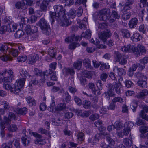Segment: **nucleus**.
I'll use <instances>...</instances> for the list:
<instances>
[{
	"label": "nucleus",
	"mask_w": 148,
	"mask_h": 148,
	"mask_svg": "<svg viewBox=\"0 0 148 148\" xmlns=\"http://www.w3.org/2000/svg\"><path fill=\"white\" fill-rule=\"evenodd\" d=\"M27 59V56L25 55L19 56L17 58L18 61L20 62H25Z\"/></svg>",
	"instance_id": "54"
},
{
	"label": "nucleus",
	"mask_w": 148,
	"mask_h": 148,
	"mask_svg": "<svg viewBox=\"0 0 148 148\" xmlns=\"http://www.w3.org/2000/svg\"><path fill=\"white\" fill-rule=\"evenodd\" d=\"M108 90L107 92L104 93L105 94H106L110 95L111 97L114 96L115 94L114 91V89L113 85L111 83L109 84L108 85Z\"/></svg>",
	"instance_id": "13"
},
{
	"label": "nucleus",
	"mask_w": 148,
	"mask_h": 148,
	"mask_svg": "<svg viewBox=\"0 0 148 148\" xmlns=\"http://www.w3.org/2000/svg\"><path fill=\"white\" fill-rule=\"evenodd\" d=\"M84 65L87 69H91L92 68L90 61L88 59H85L83 61Z\"/></svg>",
	"instance_id": "35"
},
{
	"label": "nucleus",
	"mask_w": 148,
	"mask_h": 148,
	"mask_svg": "<svg viewBox=\"0 0 148 148\" xmlns=\"http://www.w3.org/2000/svg\"><path fill=\"white\" fill-rule=\"evenodd\" d=\"M134 76L136 77L139 79V80H146V77L144 74L140 72H136L134 74Z\"/></svg>",
	"instance_id": "26"
},
{
	"label": "nucleus",
	"mask_w": 148,
	"mask_h": 148,
	"mask_svg": "<svg viewBox=\"0 0 148 148\" xmlns=\"http://www.w3.org/2000/svg\"><path fill=\"white\" fill-rule=\"evenodd\" d=\"M123 36L125 38H128L130 36V32L127 29H122L121 30Z\"/></svg>",
	"instance_id": "47"
},
{
	"label": "nucleus",
	"mask_w": 148,
	"mask_h": 148,
	"mask_svg": "<svg viewBox=\"0 0 148 148\" xmlns=\"http://www.w3.org/2000/svg\"><path fill=\"white\" fill-rule=\"evenodd\" d=\"M13 143L16 148H21L20 146V139L17 138H14Z\"/></svg>",
	"instance_id": "43"
},
{
	"label": "nucleus",
	"mask_w": 148,
	"mask_h": 148,
	"mask_svg": "<svg viewBox=\"0 0 148 148\" xmlns=\"http://www.w3.org/2000/svg\"><path fill=\"white\" fill-rule=\"evenodd\" d=\"M24 32L22 30H19L15 33L14 36L15 38H18L23 36L24 34Z\"/></svg>",
	"instance_id": "46"
},
{
	"label": "nucleus",
	"mask_w": 148,
	"mask_h": 148,
	"mask_svg": "<svg viewBox=\"0 0 148 148\" xmlns=\"http://www.w3.org/2000/svg\"><path fill=\"white\" fill-rule=\"evenodd\" d=\"M80 38L79 36H75V35L71 37L68 36L65 38V41L68 43L73 41H78Z\"/></svg>",
	"instance_id": "14"
},
{
	"label": "nucleus",
	"mask_w": 148,
	"mask_h": 148,
	"mask_svg": "<svg viewBox=\"0 0 148 148\" xmlns=\"http://www.w3.org/2000/svg\"><path fill=\"white\" fill-rule=\"evenodd\" d=\"M39 56L37 54H35L29 57V64H32L35 63L36 61L39 59Z\"/></svg>",
	"instance_id": "22"
},
{
	"label": "nucleus",
	"mask_w": 148,
	"mask_h": 148,
	"mask_svg": "<svg viewBox=\"0 0 148 148\" xmlns=\"http://www.w3.org/2000/svg\"><path fill=\"white\" fill-rule=\"evenodd\" d=\"M122 85L118 84L117 83L115 82L114 84V87L115 91L116 92L119 94L121 93L120 88H121Z\"/></svg>",
	"instance_id": "34"
},
{
	"label": "nucleus",
	"mask_w": 148,
	"mask_h": 148,
	"mask_svg": "<svg viewBox=\"0 0 148 148\" xmlns=\"http://www.w3.org/2000/svg\"><path fill=\"white\" fill-rule=\"evenodd\" d=\"M39 25L44 34L47 35H49L50 34L51 30L49 26L44 19L42 18L40 20Z\"/></svg>",
	"instance_id": "5"
},
{
	"label": "nucleus",
	"mask_w": 148,
	"mask_h": 148,
	"mask_svg": "<svg viewBox=\"0 0 148 148\" xmlns=\"http://www.w3.org/2000/svg\"><path fill=\"white\" fill-rule=\"evenodd\" d=\"M26 99L29 106H32L36 105V101L32 97L29 96Z\"/></svg>",
	"instance_id": "24"
},
{
	"label": "nucleus",
	"mask_w": 148,
	"mask_h": 148,
	"mask_svg": "<svg viewBox=\"0 0 148 148\" xmlns=\"http://www.w3.org/2000/svg\"><path fill=\"white\" fill-rule=\"evenodd\" d=\"M113 70L114 73H117L118 75L120 76L123 75V72H124L125 70L122 68H119L117 66H114Z\"/></svg>",
	"instance_id": "29"
},
{
	"label": "nucleus",
	"mask_w": 148,
	"mask_h": 148,
	"mask_svg": "<svg viewBox=\"0 0 148 148\" xmlns=\"http://www.w3.org/2000/svg\"><path fill=\"white\" fill-rule=\"evenodd\" d=\"M34 74L37 76H42V72L40 70H38V69L37 68H35L34 69Z\"/></svg>",
	"instance_id": "55"
},
{
	"label": "nucleus",
	"mask_w": 148,
	"mask_h": 148,
	"mask_svg": "<svg viewBox=\"0 0 148 148\" xmlns=\"http://www.w3.org/2000/svg\"><path fill=\"white\" fill-rule=\"evenodd\" d=\"M21 140L22 143L24 146H26L29 145L30 143L29 138H27V136L22 137Z\"/></svg>",
	"instance_id": "31"
},
{
	"label": "nucleus",
	"mask_w": 148,
	"mask_h": 148,
	"mask_svg": "<svg viewBox=\"0 0 148 148\" xmlns=\"http://www.w3.org/2000/svg\"><path fill=\"white\" fill-rule=\"evenodd\" d=\"M25 79L22 78L16 81L14 84L12 85L11 92L17 95H21L23 94L22 87L24 86Z\"/></svg>",
	"instance_id": "2"
},
{
	"label": "nucleus",
	"mask_w": 148,
	"mask_h": 148,
	"mask_svg": "<svg viewBox=\"0 0 148 148\" xmlns=\"http://www.w3.org/2000/svg\"><path fill=\"white\" fill-rule=\"evenodd\" d=\"M27 109L26 107L20 108L17 110V113L20 115H25L27 112Z\"/></svg>",
	"instance_id": "33"
},
{
	"label": "nucleus",
	"mask_w": 148,
	"mask_h": 148,
	"mask_svg": "<svg viewBox=\"0 0 148 148\" xmlns=\"http://www.w3.org/2000/svg\"><path fill=\"white\" fill-rule=\"evenodd\" d=\"M102 134L104 136L106 135L107 136L105 138L109 144L108 145L111 146H113L115 145V142L113 139L111 138L110 135V134H107L106 133H102Z\"/></svg>",
	"instance_id": "11"
},
{
	"label": "nucleus",
	"mask_w": 148,
	"mask_h": 148,
	"mask_svg": "<svg viewBox=\"0 0 148 148\" xmlns=\"http://www.w3.org/2000/svg\"><path fill=\"white\" fill-rule=\"evenodd\" d=\"M12 85H11L10 84L7 83H4L3 84V87L4 88L8 90H10L11 92Z\"/></svg>",
	"instance_id": "56"
},
{
	"label": "nucleus",
	"mask_w": 148,
	"mask_h": 148,
	"mask_svg": "<svg viewBox=\"0 0 148 148\" xmlns=\"http://www.w3.org/2000/svg\"><path fill=\"white\" fill-rule=\"evenodd\" d=\"M50 14L51 18L50 20L51 21L52 23H53L54 21V19L56 17L58 18V16L56 15L57 14L56 12H50Z\"/></svg>",
	"instance_id": "49"
},
{
	"label": "nucleus",
	"mask_w": 148,
	"mask_h": 148,
	"mask_svg": "<svg viewBox=\"0 0 148 148\" xmlns=\"http://www.w3.org/2000/svg\"><path fill=\"white\" fill-rule=\"evenodd\" d=\"M63 73L64 74L67 75L70 74L71 75H73L75 73L74 69L72 68H65L63 70Z\"/></svg>",
	"instance_id": "17"
},
{
	"label": "nucleus",
	"mask_w": 148,
	"mask_h": 148,
	"mask_svg": "<svg viewBox=\"0 0 148 148\" xmlns=\"http://www.w3.org/2000/svg\"><path fill=\"white\" fill-rule=\"evenodd\" d=\"M122 51L125 52H132L134 53V51H136L138 50L135 48V47L132 45L131 44H129L125 45L122 47L121 48Z\"/></svg>",
	"instance_id": "9"
},
{
	"label": "nucleus",
	"mask_w": 148,
	"mask_h": 148,
	"mask_svg": "<svg viewBox=\"0 0 148 148\" xmlns=\"http://www.w3.org/2000/svg\"><path fill=\"white\" fill-rule=\"evenodd\" d=\"M110 14H105L103 15H99V19L100 20L105 21L109 20L110 18Z\"/></svg>",
	"instance_id": "42"
},
{
	"label": "nucleus",
	"mask_w": 148,
	"mask_h": 148,
	"mask_svg": "<svg viewBox=\"0 0 148 148\" xmlns=\"http://www.w3.org/2000/svg\"><path fill=\"white\" fill-rule=\"evenodd\" d=\"M141 38V37L140 34L137 33L134 34L133 36L131 37L133 41L135 42L140 41Z\"/></svg>",
	"instance_id": "30"
},
{
	"label": "nucleus",
	"mask_w": 148,
	"mask_h": 148,
	"mask_svg": "<svg viewBox=\"0 0 148 148\" xmlns=\"http://www.w3.org/2000/svg\"><path fill=\"white\" fill-rule=\"evenodd\" d=\"M148 112V106H145L143 108V110L141 111L140 114V116L143 119L148 121V116L145 114L144 112Z\"/></svg>",
	"instance_id": "10"
},
{
	"label": "nucleus",
	"mask_w": 148,
	"mask_h": 148,
	"mask_svg": "<svg viewBox=\"0 0 148 148\" xmlns=\"http://www.w3.org/2000/svg\"><path fill=\"white\" fill-rule=\"evenodd\" d=\"M140 131L142 134H144L148 132V127L145 126H141L140 128Z\"/></svg>",
	"instance_id": "59"
},
{
	"label": "nucleus",
	"mask_w": 148,
	"mask_h": 148,
	"mask_svg": "<svg viewBox=\"0 0 148 148\" xmlns=\"http://www.w3.org/2000/svg\"><path fill=\"white\" fill-rule=\"evenodd\" d=\"M79 45L78 43L73 42L71 43L69 46V48L71 49H75L77 46Z\"/></svg>",
	"instance_id": "64"
},
{
	"label": "nucleus",
	"mask_w": 148,
	"mask_h": 148,
	"mask_svg": "<svg viewBox=\"0 0 148 148\" xmlns=\"http://www.w3.org/2000/svg\"><path fill=\"white\" fill-rule=\"evenodd\" d=\"M49 1L47 0H43L42 3L40 5V9L43 11H46L47 10V7L49 5Z\"/></svg>",
	"instance_id": "19"
},
{
	"label": "nucleus",
	"mask_w": 148,
	"mask_h": 148,
	"mask_svg": "<svg viewBox=\"0 0 148 148\" xmlns=\"http://www.w3.org/2000/svg\"><path fill=\"white\" fill-rule=\"evenodd\" d=\"M14 79V78H12L11 77L9 76L6 77L2 79L3 82H4L5 83H7V82H10L12 81V79Z\"/></svg>",
	"instance_id": "61"
},
{
	"label": "nucleus",
	"mask_w": 148,
	"mask_h": 148,
	"mask_svg": "<svg viewBox=\"0 0 148 148\" xmlns=\"http://www.w3.org/2000/svg\"><path fill=\"white\" fill-rule=\"evenodd\" d=\"M58 18L57 20L58 24L60 26L66 27L69 25L70 23L66 15V10L61 5H56L53 7Z\"/></svg>",
	"instance_id": "1"
},
{
	"label": "nucleus",
	"mask_w": 148,
	"mask_h": 148,
	"mask_svg": "<svg viewBox=\"0 0 148 148\" xmlns=\"http://www.w3.org/2000/svg\"><path fill=\"white\" fill-rule=\"evenodd\" d=\"M48 52V54L52 58H55L57 53L56 49L53 47H50Z\"/></svg>",
	"instance_id": "27"
},
{
	"label": "nucleus",
	"mask_w": 148,
	"mask_h": 148,
	"mask_svg": "<svg viewBox=\"0 0 148 148\" xmlns=\"http://www.w3.org/2000/svg\"><path fill=\"white\" fill-rule=\"evenodd\" d=\"M113 126L114 128L116 129L117 130L116 133L118 131H122V130H119L123 127V124L121 122L118 121H116L114 123Z\"/></svg>",
	"instance_id": "21"
},
{
	"label": "nucleus",
	"mask_w": 148,
	"mask_h": 148,
	"mask_svg": "<svg viewBox=\"0 0 148 148\" xmlns=\"http://www.w3.org/2000/svg\"><path fill=\"white\" fill-rule=\"evenodd\" d=\"M8 129L10 132H14L17 130L18 128L16 125L13 124L9 125L8 127Z\"/></svg>",
	"instance_id": "40"
},
{
	"label": "nucleus",
	"mask_w": 148,
	"mask_h": 148,
	"mask_svg": "<svg viewBox=\"0 0 148 148\" xmlns=\"http://www.w3.org/2000/svg\"><path fill=\"white\" fill-rule=\"evenodd\" d=\"M8 52L10 54L12 55L14 57L17 56L19 53V52L17 49L13 48H10L9 49Z\"/></svg>",
	"instance_id": "32"
},
{
	"label": "nucleus",
	"mask_w": 148,
	"mask_h": 148,
	"mask_svg": "<svg viewBox=\"0 0 148 148\" xmlns=\"http://www.w3.org/2000/svg\"><path fill=\"white\" fill-rule=\"evenodd\" d=\"M114 57L116 62H118L121 65H124L127 62V60L125 56L118 52H115Z\"/></svg>",
	"instance_id": "6"
},
{
	"label": "nucleus",
	"mask_w": 148,
	"mask_h": 148,
	"mask_svg": "<svg viewBox=\"0 0 148 148\" xmlns=\"http://www.w3.org/2000/svg\"><path fill=\"white\" fill-rule=\"evenodd\" d=\"M68 90L73 95H74L77 91V89L75 87L71 86H69Z\"/></svg>",
	"instance_id": "50"
},
{
	"label": "nucleus",
	"mask_w": 148,
	"mask_h": 148,
	"mask_svg": "<svg viewBox=\"0 0 148 148\" xmlns=\"http://www.w3.org/2000/svg\"><path fill=\"white\" fill-rule=\"evenodd\" d=\"M125 86L128 88H130L133 86V82L129 80H126L125 82Z\"/></svg>",
	"instance_id": "62"
},
{
	"label": "nucleus",
	"mask_w": 148,
	"mask_h": 148,
	"mask_svg": "<svg viewBox=\"0 0 148 148\" xmlns=\"http://www.w3.org/2000/svg\"><path fill=\"white\" fill-rule=\"evenodd\" d=\"M134 123L131 121L126 122L124 124L123 131H118L116 135L119 138H123L124 135L127 136L134 126Z\"/></svg>",
	"instance_id": "3"
},
{
	"label": "nucleus",
	"mask_w": 148,
	"mask_h": 148,
	"mask_svg": "<svg viewBox=\"0 0 148 148\" xmlns=\"http://www.w3.org/2000/svg\"><path fill=\"white\" fill-rule=\"evenodd\" d=\"M147 90L146 89H144L141 92L138 93L137 96L138 98H142L148 94Z\"/></svg>",
	"instance_id": "37"
},
{
	"label": "nucleus",
	"mask_w": 148,
	"mask_h": 148,
	"mask_svg": "<svg viewBox=\"0 0 148 148\" xmlns=\"http://www.w3.org/2000/svg\"><path fill=\"white\" fill-rule=\"evenodd\" d=\"M98 35L99 38L105 43L106 42L107 38L111 36V33L110 30L107 29L106 32L103 33L102 32H99Z\"/></svg>",
	"instance_id": "7"
},
{
	"label": "nucleus",
	"mask_w": 148,
	"mask_h": 148,
	"mask_svg": "<svg viewBox=\"0 0 148 148\" xmlns=\"http://www.w3.org/2000/svg\"><path fill=\"white\" fill-rule=\"evenodd\" d=\"M112 101L114 103L117 102L121 103L123 102V99L119 97H115L113 99Z\"/></svg>",
	"instance_id": "57"
},
{
	"label": "nucleus",
	"mask_w": 148,
	"mask_h": 148,
	"mask_svg": "<svg viewBox=\"0 0 148 148\" xmlns=\"http://www.w3.org/2000/svg\"><path fill=\"white\" fill-rule=\"evenodd\" d=\"M7 30L8 32H14L17 29V25L14 23L8 24L7 25Z\"/></svg>",
	"instance_id": "15"
},
{
	"label": "nucleus",
	"mask_w": 148,
	"mask_h": 148,
	"mask_svg": "<svg viewBox=\"0 0 148 148\" xmlns=\"http://www.w3.org/2000/svg\"><path fill=\"white\" fill-rule=\"evenodd\" d=\"M62 97L63 99H65L67 103L69 102L70 101L71 97L68 92H66L64 93Z\"/></svg>",
	"instance_id": "38"
},
{
	"label": "nucleus",
	"mask_w": 148,
	"mask_h": 148,
	"mask_svg": "<svg viewBox=\"0 0 148 148\" xmlns=\"http://www.w3.org/2000/svg\"><path fill=\"white\" fill-rule=\"evenodd\" d=\"M12 143L11 142L3 143L2 145V148H12Z\"/></svg>",
	"instance_id": "51"
},
{
	"label": "nucleus",
	"mask_w": 148,
	"mask_h": 148,
	"mask_svg": "<svg viewBox=\"0 0 148 148\" xmlns=\"http://www.w3.org/2000/svg\"><path fill=\"white\" fill-rule=\"evenodd\" d=\"M12 44H5L2 45L0 46V51L4 53V55H3L0 56V58L1 60L4 61H6L8 60H10L11 59L10 56L8 55L5 54V52L9 50L10 46H11Z\"/></svg>",
	"instance_id": "4"
},
{
	"label": "nucleus",
	"mask_w": 148,
	"mask_h": 148,
	"mask_svg": "<svg viewBox=\"0 0 148 148\" xmlns=\"http://www.w3.org/2000/svg\"><path fill=\"white\" fill-rule=\"evenodd\" d=\"M138 22V20L136 18H132L129 23L130 27L131 28H134L136 26Z\"/></svg>",
	"instance_id": "25"
},
{
	"label": "nucleus",
	"mask_w": 148,
	"mask_h": 148,
	"mask_svg": "<svg viewBox=\"0 0 148 148\" xmlns=\"http://www.w3.org/2000/svg\"><path fill=\"white\" fill-rule=\"evenodd\" d=\"M82 65V60L80 59H79L75 61L73 64V66L75 69L80 70Z\"/></svg>",
	"instance_id": "23"
},
{
	"label": "nucleus",
	"mask_w": 148,
	"mask_h": 148,
	"mask_svg": "<svg viewBox=\"0 0 148 148\" xmlns=\"http://www.w3.org/2000/svg\"><path fill=\"white\" fill-rule=\"evenodd\" d=\"M84 136L83 132H79L77 135V139L79 141H83L84 139Z\"/></svg>",
	"instance_id": "48"
},
{
	"label": "nucleus",
	"mask_w": 148,
	"mask_h": 148,
	"mask_svg": "<svg viewBox=\"0 0 148 148\" xmlns=\"http://www.w3.org/2000/svg\"><path fill=\"white\" fill-rule=\"evenodd\" d=\"M110 13V11L109 9L104 8L100 10L99 12V15L105 14L108 15Z\"/></svg>",
	"instance_id": "45"
},
{
	"label": "nucleus",
	"mask_w": 148,
	"mask_h": 148,
	"mask_svg": "<svg viewBox=\"0 0 148 148\" xmlns=\"http://www.w3.org/2000/svg\"><path fill=\"white\" fill-rule=\"evenodd\" d=\"M66 108V104L63 103L58 104L55 108L56 111L58 112L63 111Z\"/></svg>",
	"instance_id": "18"
},
{
	"label": "nucleus",
	"mask_w": 148,
	"mask_h": 148,
	"mask_svg": "<svg viewBox=\"0 0 148 148\" xmlns=\"http://www.w3.org/2000/svg\"><path fill=\"white\" fill-rule=\"evenodd\" d=\"M131 136V135L130 134L129 136L130 138H125L123 139V144L127 147H130L132 145V138L130 136Z\"/></svg>",
	"instance_id": "16"
},
{
	"label": "nucleus",
	"mask_w": 148,
	"mask_h": 148,
	"mask_svg": "<svg viewBox=\"0 0 148 148\" xmlns=\"http://www.w3.org/2000/svg\"><path fill=\"white\" fill-rule=\"evenodd\" d=\"M130 13H125L123 14L122 17V18L124 20H127L130 18Z\"/></svg>",
	"instance_id": "63"
},
{
	"label": "nucleus",
	"mask_w": 148,
	"mask_h": 148,
	"mask_svg": "<svg viewBox=\"0 0 148 148\" xmlns=\"http://www.w3.org/2000/svg\"><path fill=\"white\" fill-rule=\"evenodd\" d=\"M82 104L83 107L85 109H89L91 106L90 102L87 100L84 101Z\"/></svg>",
	"instance_id": "41"
},
{
	"label": "nucleus",
	"mask_w": 148,
	"mask_h": 148,
	"mask_svg": "<svg viewBox=\"0 0 148 148\" xmlns=\"http://www.w3.org/2000/svg\"><path fill=\"white\" fill-rule=\"evenodd\" d=\"M147 6H148V3L147 2V0H140V6L141 8H143Z\"/></svg>",
	"instance_id": "58"
},
{
	"label": "nucleus",
	"mask_w": 148,
	"mask_h": 148,
	"mask_svg": "<svg viewBox=\"0 0 148 148\" xmlns=\"http://www.w3.org/2000/svg\"><path fill=\"white\" fill-rule=\"evenodd\" d=\"M146 80H139L137 82L138 85L142 88H145L147 86V83Z\"/></svg>",
	"instance_id": "39"
},
{
	"label": "nucleus",
	"mask_w": 148,
	"mask_h": 148,
	"mask_svg": "<svg viewBox=\"0 0 148 148\" xmlns=\"http://www.w3.org/2000/svg\"><path fill=\"white\" fill-rule=\"evenodd\" d=\"M107 27V25L104 23H99L98 25V29L100 30H103L105 28H106Z\"/></svg>",
	"instance_id": "52"
},
{
	"label": "nucleus",
	"mask_w": 148,
	"mask_h": 148,
	"mask_svg": "<svg viewBox=\"0 0 148 148\" xmlns=\"http://www.w3.org/2000/svg\"><path fill=\"white\" fill-rule=\"evenodd\" d=\"M15 6L17 8L19 9L21 8H25L26 7L25 3L24 2V1L22 0L21 2H17L15 4Z\"/></svg>",
	"instance_id": "28"
},
{
	"label": "nucleus",
	"mask_w": 148,
	"mask_h": 148,
	"mask_svg": "<svg viewBox=\"0 0 148 148\" xmlns=\"http://www.w3.org/2000/svg\"><path fill=\"white\" fill-rule=\"evenodd\" d=\"M91 37L90 31L89 30H87L85 32H83L81 35V37L89 38Z\"/></svg>",
	"instance_id": "36"
},
{
	"label": "nucleus",
	"mask_w": 148,
	"mask_h": 148,
	"mask_svg": "<svg viewBox=\"0 0 148 148\" xmlns=\"http://www.w3.org/2000/svg\"><path fill=\"white\" fill-rule=\"evenodd\" d=\"M0 126L1 130L0 134L2 137H3L5 135L4 129L5 127V126L4 123H3V122H0Z\"/></svg>",
	"instance_id": "44"
},
{
	"label": "nucleus",
	"mask_w": 148,
	"mask_h": 148,
	"mask_svg": "<svg viewBox=\"0 0 148 148\" xmlns=\"http://www.w3.org/2000/svg\"><path fill=\"white\" fill-rule=\"evenodd\" d=\"M76 12L75 10L73 9L70 10L69 13L68 15L72 18H74L76 16Z\"/></svg>",
	"instance_id": "53"
},
{
	"label": "nucleus",
	"mask_w": 148,
	"mask_h": 148,
	"mask_svg": "<svg viewBox=\"0 0 148 148\" xmlns=\"http://www.w3.org/2000/svg\"><path fill=\"white\" fill-rule=\"evenodd\" d=\"M54 72V71L51 70L50 69H49L48 70H47L45 71L42 72L43 78L41 79V82H44L45 81V79L44 78L45 76H48L51 75V74H53Z\"/></svg>",
	"instance_id": "20"
},
{
	"label": "nucleus",
	"mask_w": 148,
	"mask_h": 148,
	"mask_svg": "<svg viewBox=\"0 0 148 148\" xmlns=\"http://www.w3.org/2000/svg\"><path fill=\"white\" fill-rule=\"evenodd\" d=\"M25 34L27 35L30 36L32 34L37 32L38 28L35 26L31 27L30 25H28L25 27Z\"/></svg>",
	"instance_id": "8"
},
{
	"label": "nucleus",
	"mask_w": 148,
	"mask_h": 148,
	"mask_svg": "<svg viewBox=\"0 0 148 148\" xmlns=\"http://www.w3.org/2000/svg\"><path fill=\"white\" fill-rule=\"evenodd\" d=\"M1 105H3L4 109L5 110L8 109L9 108V106L8 103L5 101H3L1 102Z\"/></svg>",
	"instance_id": "60"
},
{
	"label": "nucleus",
	"mask_w": 148,
	"mask_h": 148,
	"mask_svg": "<svg viewBox=\"0 0 148 148\" xmlns=\"http://www.w3.org/2000/svg\"><path fill=\"white\" fill-rule=\"evenodd\" d=\"M135 49L138 51H134V53H138L139 54L140 52L142 54H145L146 53V50L145 48L143 45L140 44L137 45V47H135Z\"/></svg>",
	"instance_id": "12"
}]
</instances>
